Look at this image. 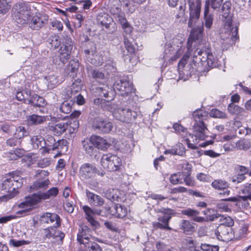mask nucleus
<instances>
[{
	"mask_svg": "<svg viewBox=\"0 0 251 251\" xmlns=\"http://www.w3.org/2000/svg\"><path fill=\"white\" fill-rule=\"evenodd\" d=\"M30 7L25 2L15 3L12 9L13 20L18 24L24 25L27 23L30 16Z\"/></svg>",
	"mask_w": 251,
	"mask_h": 251,
	"instance_id": "obj_2",
	"label": "nucleus"
},
{
	"mask_svg": "<svg viewBox=\"0 0 251 251\" xmlns=\"http://www.w3.org/2000/svg\"><path fill=\"white\" fill-rule=\"evenodd\" d=\"M31 95V92L28 89H24L22 91H20L17 92L16 95V98L19 101H24L25 103L27 104L28 98L27 97H30Z\"/></svg>",
	"mask_w": 251,
	"mask_h": 251,
	"instance_id": "obj_40",
	"label": "nucleus"
},
{
	"mask_svg": "<svg viewBox=\"0 0 251 251\" xmlns=\"http://www.w3.org/2000/svg\"><path fill=\"white\" fill-rule=\"evenodd\" d=\"M232 228L230 227H227L224 225H219L215 230V233L218 239L224 238L227 239V235L229 231L231 232Z\"/></svg>",
	"mask_w": 251,
	"mask_h": 251,
	"instance_id": "obj_33",
	"label": "nucleus"
},
{
	"mask_svg": "<svg viewBox=\"0 0 251 251\" xmlns=\"http://www.w3.org/2000/svg\"><path fill=\"white\" fill-rule=\"evenodd\" d=\"M231 6V3L230 1H226L224 3L222 9L224 16L227 17L228 16L230 13Z\"/></svg>",
	"mask_w": 251,
	"mask_h": 251,
	"instance_id": "obj_63",
	"label": "nucleus"
},
{
	"mask_svg": "<svg viewBox=\"0 0 251 251\" xmlns=\"http://www.w3.org/2000/svg\"><path fill=\"white\" fill-rule=\"evenodd\" d=\"M103 168L110 172L119 171L121 165V158L116 155L103 154L100 160Z\"/></svg>",
	"mask_w": 251,
	"mask_h": 251,
	"instance_id": "obj_4",
	"label": "nucleus"
},
{
	"mask_svg": "<svg viewBox=\"0 0 251 251\" xmlns=\"http://www.w3.org/2000/svg\"><path fill=\"white\" fill-rule=\"evenodd\" d=\"M74 104V102L72 100H67L64 101L60 105V110L61 112L65 114L70 113L72 109L73 105Z\"/></svg>",
	"mask_w": 251,
	"mask_h": 251,
	"instance_id": "obj_44",
	"label": "nucleus"
},
{
	"mask_svg": "<svg viewBox=\"0 0 251 251\" xmlns=\"http://www.w3.org/2000/svg\"><path fill=\"white\" fill-rule=\"evenodd\" d=\"M179 228L186 234L190 235L195 231L193 223L189 220H182L179 224Z\"/></svg>",
	"mask_w": 251,
	"mask_h": 251,
	"instance_id": "obj_28",
	"label": "nucleus"
},
{
	"mask_svg": "<svg viewBox=\"0 0 251 251\" xmlns=\"http://www.w3.org/2000/svg\"><path fill=\"white\" fill-rule=\"evenodd\" d=\"M203 52L206 51L201 49H197L194 51L192 63L190 64V74H195L197 72H201L204 71L203 65L205 60H204Z\"/></svg>",
	"mask_w": 251,
	"mask_h": 251,
	"instance_id": "obj_5",
	"label": "nucleus"
},
{
	"mask_svg": "<svg viewBox=\"0 0 251 251\" xmlns=\"http://www.w3.org/2000/svg\"><path fill=\"white\" fill-rule=\"evenodd\" d=\"M227 109L228 112L232 115L243 116L246 113L244 108L233 103H230L228 105Z\"/></svg>",
	"mask_w": 251,
	"mask_h": 251,
	"instance_id": "obj_37",
	"label": "nucleus"
},
{
	"mask_svg": "<svg viewBox=\"0 0 251 251\" xmlns=\"http://www.w3.org/2000/svg\"><path fill=\"white\" fill-rule=\"evenodd\" d=\"M39 221L41 224H52L55 222L54 227H58L61 225L60 218L55 213H45L40 216Z\"/></svg>",
	"mask_w": 251,
	"mask_h": 251,
	"instance_id": "obj_13",
	"label": "nucleus"
},
{
	"mask_svg": "<svg viewBox=\"0 0 251 251\" xmlns=\"http://www.w3.org/2000/svg\"><path fill=\"white\" fill-rule=\"evenodd\" d=\"M91 230L87 226H82L77 236V240L80 244H84L85 241L89 240V236H91Z\"/></svg>",
	"mask_w": 251,
	"mask_h": 251,
	"instance_id": "obj_23",
	"label": "nucleus"
},
{
	"mask_svg": "<svg viewBox=\"0 0 251 251\" xmlns=\"http://www.w3.org/2000/svg\"><path fill=\"white\" fill-rule=\"evenodd\" d=\"M123 42L124 46H121L120 50L123 58L126 60L132 57L135 54V48L132 42L125 35L124 36Z\"/></svg>",
	"mask_w": 251,
	"mask_h": 251,
	"instance_id": "obj_10",
	"label": "nucleus"
},
{
	"mask_svg": "<svg viewBox=\"0 0 251 251\" xmlns=\"http://www.w3.org/2000/svg\"><path fill=\"white\" fill-rule=\"evenodd\" d=\"M210 117L215 118L227 119L228 117L226 113L218 109H212L209 112Z\"/></svg>",
	"mask_w": 251,
	"mask_h": 251,
	"instance_id": "obj_49",
	"label": "nucleus"
},
{
	"mask_svg": "<svg viewBox=\"0 0 251 251\" xmlns=\"http://www.w3.org/2000/svg\"><path fill=\"white\" fill-rule=\"evenodd\" d=\"M21 143V141L16 138L15 136L10 138L6 141V144L7 146L13 148L19 146Z\"/></svg>",
	"mask_w": 251,
	"mask_h": 251,
	"instance_id": "obj_58",
	"label": "nucleus"
},
{
	"mask_svg": "<svg viewBox=\"0 0 251 251\" xmlns=\"http://www.w3.org/2000/svg\"><path fill=\"white\" fill-rule=\"evenodd\" d=\"M28 134V133L25 127L20 126L16 128L14 136L19 140H21L24 137L27 136Z\"/></svg>",
	"mask_w": 251,
	"mask_h": 251,
	"instance_id": "obj_50",
	"label": "nucleus"
},
{
	"mask_svg": "<svg viewBox=\"0 0 251 251\" xmlns=\"http://www.w3.org/2000/svg\"><path fill=\"white\" fill-rule=\"evenodd\" d=\"M181 176L183 178L184 181L185 182L186 185L190 186H193L195 185V180L193 179L191 177V174H184L181 175Z\"/></svg>",
	"mask_w": 251,
	"mask_h": 251,
	"instance_id": "obj_60",
	"label": "nucleus"
},
{
	"mask_svg": "<svg viewBox=\"0 0 251 251\" xmlns=\"http://www.w3.org/2000/svg\"><path fill=\"white\" fill-rule=\"evenodd\" d=\"M211 185L213 188L217 190H226L223 193H220L219 195L228 196L230 194V191L227 189V188L229 187V184L225 180L221 179L214 180L212 182Z\"/></svg>",
	"mask_w": 251,
	"mask_h": 251,
	"instance_id": "obj_21",
	"label": "nucleus"
},
{
	"mask_svg": "<svg viewBox=\"0 0 251 251\" xmlns=\"http://www.w3.org/2000/svg\"><path fill=\"white\" fill-rule=\"evenodd\" d=\"M97 173V168L90 163H85L81 165L79 169V175L81 178L84 180L93 179Z\"/></svg>",
	"mask_w": 251,
	"mask_h": 251,
	"instance_id": "obj_9",
	"label": "nucleus"
},
{
	"mask_svg": "<svg viewBox=\"0 0 251 251\" xmlns=\"http://www.w3.org/2000/svg\"><path fill=\"white\" fill-rule=\"evenodd\" d=\"M104 196L112 202H121L126 200L125 195L117 189H107L104 192Z\"/></svg>",
	"mask_w": 251,
	"mask_h": 251,
	"instance_id": "obj_12",
	"label": "nucleus"
},
{
	"mask_svg": "<svg viewBox=\"0 0 251 251\" xmlns=\"http://www.w3.org/2000/svg\"><path fill=\"white\" fill-rule=\"evenodd\" d=\"M204 55V60H205L204 64L203 65V69L204 71L203 72L208 71L209 69L215 68L218 66V63L213 55L211 53H207V52H203Z\"/></svg>",
	"mask_w": 251,
	"mask_h": 251,
	"instance_id": "obj_18",
	"label": "nucleus"
},
{
	"mask_svg": "<svg viewBox=\"0 0 251 251\" xmlns=\"http://www.w3.org/2000/svg\"><path fill=\"white\" fill-rule=\"evenodd\" d=\"M97 21L98 24L108 29L112 21V18L107 13H101L98 15Z\"/></svg>",
	"mask_w": 251,
	"mask_h": 251,
	"instance_id": "obj_26",
	"label": "nucleus"
},
{
	"mask_svg": "<svg viewBox=\"0 0 251 251\" xmlns=\"http://www.w3.org/2000/svg\"><path fill=\"white\" fill-rule=\"evenodd\" d=\"M12 0H0V14H6L11 9Z\"/></svg>",
	"mask_w": 251,
	"mask_h": 251,
	"instance_id": "obj_43",
	"label": "nucleus"
},
{
	"mask_svg": "<svg viewBox=\"0 0 251 251\" xmlns=\"http://www.w3.org/2000/svg\"><path fill=\"white\" fill-rule=\"evenodd\" d=\"M236 148L240 150H248L251 147V143L248 140L243 139L236 143Z\"/></svg>",
	"mask_w": 251,
	"mask_h": 251,
	"instance_id": "obj_48",
	"label": "nucleus"
},
{
	"mask_svg": "<svg viewBox=\"0 0 251 251\" xmlns=\"http://www.w3.org/2000/svg\"><path fill=\"white\" fill-rule=\"evenodd\" d=\"M182 178L181 176H179V173H175L173 175H172L170 177V182L173 184H177L178 183L181 184L183 183L182 181H180V180H181Z\"/></svg>",
	"mask_w": 251,
	"mask_h": 251,
	"instance_id": "obj_61",
	"label": "nucleus"
},
{
	"mask_svg": "<svg viewBox=\"0 0 251 251\" xmlns=\"http://www.w3.org/2000/svg\"><path fill=\"white\" fill-rule=\"evenodd\" d=\"M95 92L100 97H104L106 99L113 100L116 95L113 86H109L107 84H101L100 86L96 88Z\"/></svg>",
	"mask_w": 251,
	"mask_h": 251,
	"instance_id": "obj_11",
	"label": "nucleus"
},
{
	"mask_svg": "<svg viewBox=\"0 0 251 251\" xmlns=\"http://www.w3.org/2000/svg\"><path fill=\"white\" fill-rule=\"evenodd\" d=\"M45 139V145L44 151L49 152L50 150L54 151V147L56 144V141L54 137L51 135H48Z\"/></svg>",
	"mask_w": 251,
	"mask_h": 251,
	"instance_id": "obj_36",
	"label": "nucleus"
},
{
	"mask_svg": "<svg viewBox=\"0 0 251 251\" xmlns=\"http://www.w3.org/2000/svg\"><path fill=\"white\" fill-rule=\"evenodd\" d=\"M114 117L118 120L126 123H129L136 119L137 113L129 108H118L113 113Z\"/></svg>",
	"mask_w": 251,
	"mask_h": 251,
	"instance_id": "obj_6",
	"label": "nucleus"
},
{
	"mask_svg": "<svg viewBox=\"0 0 251 251\" xmlns=\"http://www.w3.org/2000/svg\"><path fill=\"white\" fill-rule=\"evenodd\" d=\"M181 214L191 218L193 221L196 222L202 223L205 221L204 218L198 216L200 214L199 211L190 208L182 210L181 211Z\"/></svg>",
	"mask_w": 251,
	"mask_h": 251,
	"instance_id": "obj_22",
	"label": "nucleus"
},
{
	"mask_svg": "<svg viewBox=\"0 0 251 251\" xmlns=\"http://www.w3.org/2000/svg\"><path fill=\"white\" fill-rule=\"evenodd\" d=\"M203 30V26L193 28L190 33V38L193 41L197 42L200 44L202 41Z\"/></svg>",
	"mask_w": 251,
	"mask_h": 251,
	"instance_id": "obj_25",
	"label": "nucleus"
},
{
	"mask_svg": "<svg viewBox=\"0 0 251 251\" xmlns=\"http://www.w3.org/2000/svg\"><path fill=\"white\" fill-rule=\"evenodd\" d=\"M42 193H34L31 195L26 196L25 198V201L20 203V206L21 207L22 205H28L32 206L40 203L42 199Z\"/></svg>",
	"mask_w": 251,
	"mask_h": 251,
	"instance_id": "obj_20",
	"label": "nucleus"
},
{
	"mask_svg": "<svg viewBox=\"0 0 251 251\" xmlns=\"http://www.w3.org/2000/svg\"><path fill=\"white\" fill-rule=\"evenodd\" d=\"M190 17L188 22L189 27L193 26V22L200 18L201 8V0H188Z\"/></svg>",
	"mask_w": 251,
	"mask_h": 251,
	"instance_id": "obj_7",
	"label": "nucleus"
},
{
	"mask_svg": "<svg viewBox=\"0 0 251 251\" xmlns=\"http://www.w3.org/2000/svg\"><path fill=\"white\" fill-rule=\"evenodd\" d=\"M93 129L99 132L109 133L113 128V124L102 118H95L92 123Z\"/></svg>",
	"mask_w": 251,
	"mask_h": 251,
	"instance_id": "obj_8",
	"label": "nucleus"
},
{
	"mask_svg": "<svg viewBox=\"0 0 251 251\" xmlns=\"http://www.w3.org/2000/svg\"><path fill=\"white\" fill-rule=\"evenodd\" d=\"M221 218L220 219L221 224L220 225H224L227 227H231L234 225V221L229 216L224 217V216H221Z\"/></svg>",
	"mask_w": 251,
	"mask_h": 251,
	"instance_id": "obj_54",
	"label": "nucleus"
},
{
	"mask_svg": "<svg viewBox=\"0 0 251 251\" xmlns=\"http://www.w3.org/2000/svg\"><path fill=\"white\" fill-rule=\"evenodd\" d=\"M90 139L97 150L105 151L111 145L105 139L97 135H92Z\"/></svg>",
	"mask_w": 251,
	"mask_h": 251,
	"instance_id": "obj_15",
	"label": "nucleus"
},
{
	"mask_svg": "<svg viewBox=\"0 0 251 251\" xmlns=\"http://www.w3.org/2000/svg\"><path fill=\"white\" fill-rule=\"evenodd\" d=\"M182 167L184 169V170L186 171V172H182L179 173V176H181V175L184 174H191L192 172V166L191 164H189L188 162H186L183 163L182 165Z\"/></svg>",
	"mask_w": 251,
	"mask_h": 251,
	"instance_id": "obj_64",
	"label": "nucleus"
},
{
	"mask_svg": "<svg viewBox=\"0 0 251 251\" xmlns=\"http://www.w3.org/2000/svg\"><path fill=\"white\" fill-rule=\"evenodd\" d=\"M27 104L30 105L29 107L30 108L32 107L41 108L44 107L46 105L47 102L43 97L34 93L31 95L27 100Z\"/></svg>",
	"mask_w": 251,
	"mask_h": 251,
	"instance_id": "obj_16",
	"label": "nucleus"
},
{
	"mask_svg": "<svg viewBox=\"0 0 251 251\" xmlns=\"http://www.w3.org/2000/svg\"><path fill=\"white\" fill-rule=\"evenodd\" d=\"M79 66V62L77 59L71 60L68 65V70L69 71V75L73 78L76 77Z\"/></svg>",
	"mask_w": 251,
	"mask_h": 251,
	"instance_id": "obj_30",
	"label": "nucleus"
},
{
	"mask_svg": "<svg viewBox=\"0 0 251 251\" xmlns=\"http://www.w3.org/2000/svg\"><path fill=\"white\" fill-rule=\"evenodd\" d=\"M46 117L36 114L28 116L26 118V122L28 126L38 125L42 124L46 121Z\"/></svg>",
	"mask_w": 251,
	"mask_h": 251,
	"instance_id": "obj_29",
	"label": "nucleus"
},
{
	"mask_svg": "<svg viewBox=\"0 0 251 251\" xmlns=\"http://www.w3.org/2000/svg\"><path fill=\"white\" fill-rule=\"evenodd\" d=\"M44 22L42 19L37 16H34L30 23L29 24V27L33 30H39L43 25Z\"/></svg>",
	"mask_w": 251,
	"mask_h": 251,
	"instance_id": "obj_41",
	"label": "nucleus"
},
{
	"mask_svg": "<svg viewBox=\"0 0 251 251\" xmlns=\"http://www.w3.org/2000/svg\"><path fill=\"white\" fill-rule=\"evenodd\" d=\"M79 126V121L77 119H72L68 124V129L71 134L75 133Z\"/></svg>",
	"mask_w": 251,
	"mask_h": 251,
	"instance_id": "obj_51",
	"label": "nucleus"
},
{
	"mask_svg": "<svg viewBox=\"0 0 251 251\" xmlns=\"http://www.w3.org/2000/svg\"><path fill=\"white\" fill-rule=\"evenodd\" d=\"M50 183L49 179L44 180H36L30 186V188L32 191H37L40 189L46 190L48 188Z\"/></svg>",
	"mask_w": 251,
	"mask_h": 251,
	"instance_id": "obj_34",
	"label": "nucleus"
},
{
	"mask_svg": "<svg viewBox=\"0 0 251 251\" xmlns=\"http://www.w3.org/2000/svg\"><path fill=\"white\" fill-rule=\"evenodd\" d=\"M225 26L226 29H229V36L233 42L234 43L236 40H239V36L238 35V28L237 26H233L230 22H227L226 21L225 23Z\"/></svg>",
	"mask_w": 251,
	"mask_h": 251,
	"instance_id": "obj_31",
	"label": "nucleus"
},
{
	"mask_svg": "<svg viewBox=\"0 0 251 251\" xmlns=\"http://www.w3.org/2000/svg\"><path fill=\"white\" fill-rule=\"evenodd\" d=\"M62 46L67 47V48L72 50L73 47V43L71 37L68 36L64 37L63 39H62Z\"/></svg>",
	"mask_w": 251,
	"mask_h": 251,
	"instance_id": "obj_59",
	"label": "nucleus"
},
{
	"mask_svg": "<svg viewBox=\"0 0 251 251\" xmlns=\"http://www.w3.org/2000/svg\"><path fill=\"white\" fill-rule=\"evenodd\" d=\"M158 212L162 213L164 214V216H171L172 215H174L176 214V212L175 210L171 208H165L164 207H161L158 209Z\"/></svg>",
	"mask_w": 251,
	"mask_h": 251,
	"instance_id": "obj_62",
	"label": "nucleus"
},
{
	"mask_svg": "<svg viewBox=\"0 0 251 251\" xmlns=\"http://www.w3.org/2000/svg\"><path fill=\"white\" fill-rule=\"evenodd\" d=\"M186 2L185 0H179L178 5V9L177 10V13L176 15V19H180L183 18L185 15V12L186 8Z\"/></svg>",
	"mask_w": 251,
	"mask_h": 251,
	"instance_id": "obj_46",
	"label": "nucleus"
},
{
	"mask_svg": "<svg viewBox=\"0 0 251 251\" xmlns=\"http://www.w3.org/2000/svg\"><path fill=\"white\" fill-rule=\"evenodd\" d=\"M30 243V241L27 240H16L14 239H11L9 241V245L14 247H19L25 245L29 244Z\"/></svg>",
	"mask_w": 251,
	"mask_h": 251,
	"instance_id": "obj_57",
	"label": "nucleus"
},
{
	"mask_svg": "<svg viewBox=\"0 0 251 251\" xmlns=\"http://www.w3.org/2000/svg\"><path fill=\"white\" fill-rule=\"evenodd\" d=\"M200 248L203 251H219V246L212 245L206 243H201Z\"/></svg>",
	"mask_w": 251,
	"mask_h": 251,
	"instance_id": "obj_55",
	"label": "nucleus"
},
{
	"mask_svg": "<svg viewBox=\"0 0 251 251\" xmlns=\"http://www.w3.org/2000/svg\"><path fill=\"white\" fill-rule=\"evenodd\" d=\"M127 213V208L125 205L119 203L115 204L112 215L118 218H123Z\"/></svg>",
	"mask_w": 251,
	"mask_h": 251,
	"instance_id": "obj_32",
	"label": "nucleus"
},
{
	"mask_svg": "<svg viewBox=\"0 0 251 251\" xmlns=\"http://www.w3.org/2000/svg\"><path fill=\"white\" fill-rule=\"evenodd\" d=\"M83 148L85 150L86 153L89 155L96 156L97 150L93 145L90 139H85L82 141Z\"/></svg>",
	"mask_w": 251,
	"mask_h": 251,
	"instance_id": "obj_27",
	"label": "nucleus"
},
{
	"mask_svg": "<svg viewBox=\"0 0 251 251\" xmlns=\"http://www.w3.org/2000/svg\"><path fill=\"white\" fill-rule=\"evenodd\" d=\"M59 192V189L57 187H52L45 193H42L43 200L48 199L50 197H56Z\"/></svg>",
	"mask_w": 251,
	"mask_h": 251,
	"instance_id": "obj_47",
	"label": "nucleus"
},
{
	"mask_svg": "<svg viewBox=\"0 0 251 251\" xmlns=\"http://www.w3.org/2000/svg\"><path fill=\"white\" fill-rule=\"evenodd\" d=\"M62 52H58V55L55 56V58L53 59V63L58 66L62 64L64 65L68 62L69 59L70 58L71 55L66 54Z\"/></svg>",
	"mask_w": 251,
	"mask_h": 251,
	"instance_id": "obj_39",
	"label": "nucleus"
},
{
	"mask_svg": "<svg viewBox=\"0 0 251 251\" xmlns=\"http://www.w3.org/2000/svg\"><path fill=\"white\" fill-rule=\"evenodd\" d=\"M113 88L118 94L123 97L128 96L135 93L133 84L130 82L127 78L120 77L116 80L113 84Z\"/></svg>",
	"mask_w": 251,
	"mask_h": 251,
	"instance_id": "obj_3",
	"label": "nucleus"
},
{
	"mask_svg": "<svg viewBox=\"0 0 251 251\" xmlns=\"http://www.w3.org/2000/svg\"><path fill=\"white\" fill-rule=\"evenodd\" d=\"M54 150L60 151V154L66 153L68 150L69 143L64 139L58 140L55 144Z\"/></svg>",
	"mask_w": 251,
	"mask_h": 251,
	"instance_id": "obj_38",
	"label": "nucleus"
},
{
	"mask_svg": "<svg viewBox=\"0 0 251 251\" xmlns=\"http://www.w3.org/2000/svg\"><path fill=\"white\" fill-rule=\"evenodd\" d=\"M57 227H54V226H50L44 229V231L45 233V236L43 237L44 240L47 239H50L52 237L53 239H56V236H55V233H52L51 230H53L54 228H56Z\"/></svg>",
	"mask_w": 251,
	"mask_h": 251,
	"instance_id": "obj_56",
	"label": "nucleus"
},
{
	"mask_svg": "<svg viewBox=\"0 0 251 251\" xmlns=\"http://www.w3.org/2000/svg\"><path fill=\"white\" fill-rule=\"evenodd\" d=\"M244 191H246L248 193H249V195L248 196H237L234 197H230L226 199H223L221 200L222 201H232V202H237L236 203V205H238V203L241 201H243L245 203H244L245 206H249V203L247 201L248 200H251V183L249 184L248 186H246ZM240 205V204H239Z\"/></svg>",
	"mask_w": 251,
	"mask_h": 251,
	"instance_id": "obj_14",
	"label": "nucleus"
},
{
	"mask_svg": "<svg viewBox=\"0 0 251 251\" xmlns=\"http://www.w3.org/2000/svg\"><path fill=\"white\" fill-rule=\"evenodd\" d=\"M206 113L201 109H198L193 112V117L196 122L193 126L194 133L196 138L204 140L208 136L206 131L208 130L206 125L203 122L204 117Z\"/></svg>",
	"mask_w": 251,
	"mask_h": 251,
	"instance_id": "obj_1",
	"label": "nucleus"
},
{
	"mask_svg": "<svg viewBox=\"0 0 251 251\" xmlns=\"http://www.w3.org/2000/svg\"><path fill=\"white\" fill-rule=\"evenodd\" d=\"M33 149L41 150L44 149L45 139L40 135H33L30 140Z\"/></svg>",
	"mask_w": 251,
	"mask_h": 251,
	"instance_id": "obj_24",
	"label": "nucleus"
},
{
	"mask_svg": "<svg viewBox=\"0 0 251 251\" xmlns=\"http://www.w3.org/2000/svg\"><path fill=\"white\" fill-rule=\"evenodd\" d=\"M18 182L14 178L6 179L2 184V189L6 190L8 193L12 192L16 189V187H14L15 183L16 184Z\"/></svg>",
	"mask_w": 251,
	"mask_h": 251,
	"instance_id": "obj_35",
	"label": "nucleus"
},
{
	"mask_svg": "<svg viewBox=\"0 0 251 251\" xmlns=\"http://www.w3.org/2000/svg\"><path fill=\"white\" fill-rule=\"evenodd\" d=\"M175 155L183 156L185 153V148L183 144L178 143L173 147Z\"/></svg>",
	"mask_w": 251,
	"mask_h": 251,
	"instance_id": "obj_52",
	"label": "nucleus"
},
{
	"mask_svg": "<svg viewBox=\"0 0 251 251\" xmlns=\"http://www.w3.org/2000/svg\"><path fill=\"white\" fill-rule=\"evenodd\" d=\"M84 251H102L100 246L96 242L91 241H85Z\"/></svg>",
	"mask_w": 251,
	"mask_h": 251,
	"instance_id": "obj_42",
	"label": "nucleus"
},
{
	"mask_svg": "<svg viewBox=\"0 0 251 251\" xmlns=\"http://www.w3.org/2000/svg\"><path fill=\"white\" fill-rule=\"evenodd\" d=\"M171 219V216H159L157 219L159 222L153 223V226L155 229L171 230L172 228L169 225Z\"/></svg>",
	"mask_w": 251,
	"mask_h": 251,
	"instance_id": "obj_19",
	"label": "nucleus"
},
{
	"mask_svg": "<svg viewBox=\"0 0 251 251\" xmlns=\"http://www.w3.org/2000/svg\"><path fill=\"white\" fill-rule=\"evenodd\" d=\"M53 131L58 135L62 134L68 128L67 123L61 122L52 126Z\"/></svg>",
	"mask_w": 251,
	"mask_h": 251,
	"instance_id": "obj_45",
	"label": "nucleus"
},
{
	"mask_svg": "<svg viewBox=\"0 0 251 251\" xmlns=\"http://www.w3.org/2000/svg\"><path fill=\"white\" fill-rule=\"evenodd\" d=\"M49 43L51 47L56 49L58 48L61 45L60 38L58 35L51 36L49 39Z\"/></svg>",
	"mask_w": 251,
	"mask_h": 251,
	"instance_id": "obj_53",
	"label": "nucleus"
},
{
	"mask_svg": "<svg viewBox=\"0 0 251 251\" xmlns=\"http://www.w3.org/2000/svg\"><path fill=\"white\" fill-rule=\"evenodd\" d=\"M88 74L97 82L102 83L105 79V76L103 72L92 66H89L86 68Z\"/></svg>",
	"mask_w": 251,
	"mask_h": 251,
	"instance_id": "obj_17",
	"label": "nucleus"
}]
</instances>
